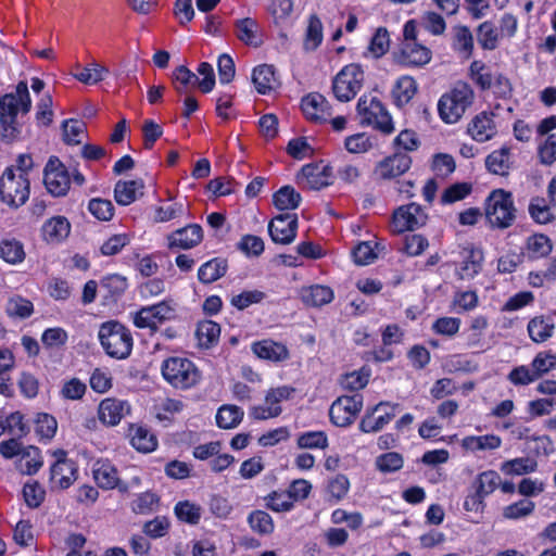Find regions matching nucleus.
I'll list each match as a JSON object with an SVG mask.
<instances>
[{
	"label": "nucleus",
	"mask_w": 556,
	"mask_h": 556,
	"mask_svg": "<svg viewBox=\"0 0 556 556\" xmlns=\"http://www.w3.org/2000/svg\"><path fill=\"white\" fill-rule=\"evenodd\" d=\"M31 100L26 81H20L15 92L7 93L0 98V125L1 136L7 140H14L21 132V126L16 121L21 111L26 114L30 111Z\"/></svg>",
	"instance_id": "obj_1"
},
{
	"label": "nucleus",
	"mask_w": 556,
	"mask_h": 556,
	"mask_svg": "<svg viewBox=\"0 0 556 556\" xmlns=\"http://www.w3.org/2000/svg\"><path fill=\"white\" fill-rule=\"evenodd\" d=\"M475 100L471 86L465 81H457L454 87L443 93L438 102V112L446 124L457 123Z\"/></svg>",
	"instance_id": "obj_2"
},
{
	"label": "nucleus",
	"mask_w": 556,
	"mask_h": 556,
	"mask_svg": "<svg viewBox=\"0 0 556 556\" xmlns=\"http://www.w3.org/2000/svg\"><path fill=\"white\" fill-rule=\"evenodd\" d=\"M99 340L106 354L117 359L127 358L132 350L130 331L121 323L110 320L99 329Z\"/></svg>",
	"instance_id": "obj_3"
},
{
	"label": "nucleus",
	"mask_w": 556,
	"mask_h": 556,
	"mask_svg": "<svg viewBox=\"0 0 556 556\" xmlns=\"http://www.w3.org/2000/svg\"><path fill=\"white\" fill-rule=\"evenodd\" d=\"M516 207L510 192L503 189L490 193L485 202V217L493 228L506 229L516 219Z\"/></svg>",
	"instance_id": "obj_4"
},
{
	"label": "nucleus",
	"mask_w": 556,
	"mask_h": 556,
	"mask_svg": "<svg viewBox=\"0 0 556 556\" xmlns=\"http://www.w3.org/2000/svg\"><path fill=\"white\" fill-rule=\"evenodd\" d=\"M164 379L176 389H189L195 386L201 376L195 365L182 357H169L162 364Z\"/></svg>",
	"instance_id": "obj_5"
},
{
	"label": "nucleus",
	"mask_w": 556,
	"mask_h": 556,
	"mask_svg": "<svg viewBox=\"0 0 556 556\" xmlns=\"http://www.w3.org/2000/svg\"><path fill=\"white\" fill-rule=\"evenodd\" d=\"M356 110L362 125L371 126L387 135L394 130L390 114L376 97H361Z\"/></svg>",
	"instance_id": "obj_6"
},
{
	"label": "nucleus",
	"mask_w": 556,
	"mask_h": 556,
	"mask_svg": "<svg viewBox=\"0 0 556 556\" xmlns=\"http://www.w3.org/2000/svg\"><path fill=\"white\" fill-rule=\"evenodd\" d=\"M30 182L23 174L14 175L13 169H5L0 178V200L12 208L24 205L29 198Z\"/></svg>",
	"instance_id": "obj_7"
},
{
	"label": "nucleus",
	"mask_w": 556,
	"mask_h": 556,
	"mask_svg": "<svg viewBox=\"0 0 556 556\" xmlns=\"http://www.w3.org/2000/svg\"><path fill=\"white\" fill-rule=\"evenodd\" d=\"M364 84V71L358 64L345 65L333 78L332 91L341 102H349L355 98Z\"/></svg>",
	"instance_id": "obj_8"
},
{
	"label": "nucleus",
	"mask_w": 556,
	"mask_h": 556,
	"mask_svg": "<svg viewBox=\"0 0 556 556\" xmlns=\"http://www.w3.org/2000/svg\"><path fill=\"white\" fill-rule=\"evenodd\" d=\"M500 482L501 477L495 470H486L479 473L471 483L472 493L467 495L464 508L467 511H482L484 498L500 486Z\"/></svg>",
	"instance_id": "obj_9"
},
{
	"label": "nucleus",
	"mask_w": 556,
	"mask_h": 556,
	"mask_svg": "<svg viewBox=\"0 0 556 556\" xmlns=\"http://www.w3.org/2000/svg\"><path fill=\"white\" fill-rule=\"evenodd\" d=\"M294 393L295 389L290 386H280L269 389L265 395V403L263 405L252 406L250 416L256 420L278 417L282 413L280 403L290 400Z\"/></svg>",
	"instance_id": "obj_10"
},
{
	"label": "nucleus",
	"mask_w": 556,
	"mask_h": 556,
	"mask_svg": "<svg viewBox=\"0 0 556 556\" xmlns=\"http://www.w3.org/2000/svg\"><path fill=\"white\" fill-rule=\"evenodd\" d=\"M362 407L363 396L361 394L340 396L330 406V420L338 427H348L356 419Z\"/></svg>",
	"instance_id": "obj_11"
},
{
	"label": "nucleus",
	"mask_w": 556,
	"mask_h": 556,
	"mask_svg": "<svg viewBox=\"0 0 556 556\" xmlns=\"http://www.w3.org/2000/svg\"><path fill=\"white\" fill-rule=\"evenodd\" d=\"M43 182L48 192L53 197H63L70 190V174L58 157L49 159L43 170Z\"/></svg>",
	"instance_id": "obj_12"
},
{
	"label": "nucleus",
	"mask_w": 556,
	"mask_h": 556,
	"mask_svg": "<svg viewBox=\"0 0 556 556\" xmlns=\"http://www.w3.org/2000/svg\"><path fill=\"white\" fill-rule=\"evenodd\" d=\"M432 52L429 48L417 41H402L397 51L393 52V60L404 67H420L431 61Z\"/></svg>",
	"instance_id": "obj_13"
},
{
	"label": "nucleus",
	"mask_w": 556,
	"mask_h": 556,
	"mask_svg": "<svg viewBox=\"0 0 556 556\" xmlns=\"http://www.w3.org/2000/svg\"><path fill=\"white\" fill-rule=\"evenodd\" d=\"M412 166V157L406 153H394L379 161L372 170L377 181L395 179L405 174Z\"/></svg>",
	"instance_id": "obj_14"
},
{
	"label": "nucleus",
	"mask_w": 556,
	"mask_h": 556,
	"mask_svg": "<svg viewBox=\"0 0 556 556\" xmlns=\"http://www.w3.org/2000/svg\"><path fill=\"white\" fill-rule=\"evenodd\" d=\"M427 219L428 216L419 204L409 203L394 211L392 228L394 232L399 233L406 230H414L415 228L424 226Z\"/></svg>",
	"instance_id": "obj_15"
},
{
	"label": "nucleus",
	"mask_w": 556,
	"mask_h": 556,
	"mask_svg": "<svg viewBox=\"0 0 556 556\" xmlns=\"http://www.w3.org/2000/svg\"><path fill=\"white\" fill-rule=\"evenodd\" d=\"M174 316V308L166 302L142 307L134 317L138 328L156 329L157 326Z\"/></svg>",
	"instance_id": "obj_16"
},
{
	"label": "nucleus",
	"mask_w": 556,
	"mask_h": 556,
	"mask_svg": "<svg viewBox=\"0 0 556 556\" xmlns=\"http://www.w3.org/2000/svg\"><path fill=\"white\" fill-rule=\"evenodd\" d=\"M298 217L295 214L283 213L268 225V232L271 240L280 244H290L296 237Z\"/></svg>",
	"instance_id": "obj_17"
},
{
	"label": "nucleus",
	"mask_w": 556,
	"mask_h": 556,
	"mask_svg": "<svg viewBox=\"0 0 556 556\" xmlns=\"http://www.w3.org/2000/svg\"><path fill=\"white\" fill-rule=\"evenodd\" d=\"M302 184L311 190H319L331 184L332 168L328 165L308 164L302 167Z\"/></svg>",
	"instance_id": "obj_18"
},
{
	"label": "nucleus",
	"mask_w": 556,
	"mask_h": 556,
	"mask_svg": "<svg viewBox=\"0 0 556 556\" xmlns=\"http://www.w3.org/2000/svg\"><path fill=\"white\" fill-rule=\"evenodd\" d=\"M93 477L98 485L105 490L118 489L122 493L129 491V484L118 478L117 469L110 463H98L93 469Z\"/></svg>",
	"instance_id": "obj_19"
},
{
	"label": "nucleus",
	"mask_w": 556,
	"mask_h": 556,
	"mask_svg": "<svg viewBox=\"0 0 556 556\" xmlns=\"http://www.w3.org/2000/svg\"><path fill=\"white\" fill-rule=\"evenodd\" d=\"M251 349L258 358L273 363H281L290 357L289 350L283 343L270 339L254 342Z\"/></svg>",
	"instance_id": "obj_20"
},
{
	"label": "nucleus",
	"mask_w": 556,
	"mask_h": 556,
	"mask_svg": "<svg viewBox=\"0 0 556 556\" xmlns=\"http://www.w3.org/2000/svg\"><path fill=\"white\" fill-rule=\"evenodd\" d=\"M99 419L108 426H116L123 417L130 413L128 402L117 399H105L99 405Z\"/></svg>",
	"instance_id": "obj_21"
},
{
	"label": "nucleus",
	"mask_w": 556,
	"mask_h": 556,
	"mask_svg": "<svg viewBox=\"0 0 556 556\" xmlns=\"http://www.w3.org/2000/svg\"><path fill=\"white\" fill-rule=\"evenodd\" d=\"M301 108L305 117L316 123L326 122L331 115L326 98L319 93L304 97Z\"/></svg>",
	"instance_id": "obj_22"
},
{
	"label": "nucleus",
	"mask_w": 556,
	"mask_h": 556,
	"mask_svg": "<svg viewBox=\"0 0 556 556\" xmlns=\"http://www.w3.org/2000/svg\"><path fill=\"white\" fill-rule=\"evenodd\" d=\"M202 239V227L198 224H191L172 232L168 236V245L169 248L188 250L198 245Z\"/></svg>",
	"instance_id": "obj_23"
},
{
	"label": "nucleus",
	"mask_w": 556,
	"mask_h": 556,
	"mask_svg": "<svg viewBox=\"0 0 556 556\" xmlns=\"http://www.w3.org/2000/svg\"><path fill=\"white\" fill-rule=\"evenodd\" d=\"M462 263L456 274L462 280L472 279L482 268L483 253L473 247L464 248L462 251Z\"/></svg>",
	"instance_id": "obj_24"
},
{
	"label": "nucleus",
	"mask_w": 556,
	"mask_h": 556,
	"mask_svg": "<svg viewBox=\"0 0 556 556\" xmlns=\"http://www.w3.org/2000/svg\"><path fill=\"white\" fill-rule=\"evenodd\" d=\"M494 114L481 112L471 121L468 126V132L473 140L485 142L496 135V126L494 123Z\"/></svg>",
	"instance_id": "obj_25"
},
{
	"label": "nucleus",
	"mask_w": 556,
	"mask_h": 556,
	"mask_svg": "<svg viewBox=\"0 0 556 556\" xmlns=\"http://www.w3.org/2000/svg\"><path fill=\"white\" fill-rule=\"evenodd\" d=\"M144 181L142 179L118 180L114 187V199L119 205H129L138 197L143 195Z\"/></svg>",
	"instance_id": "obj_26"
},
{
	"label": "nucleus",
	"mask_w": 556,
	"mask_h": 556,
	"mask_svg": "<svg viewBox=\"0 0 556 556\" xmlns=\"http://www.w3.org/2000/svg\"><path fill=\"white\" fill-rule=\"evenodd\" d=\"M388 405H390L388 402H380L370 409H368L359 422L361 431L365 433H371L378 432L381 429H383V427L394 418L395 414L393 412H390L384 413L383 415H380L378 417H376L375 414L379 412L383 406Z\"/></svg>",
	"instance_id": "obj_27"
},
{
	"label": "nucleus",
	"mask_w": 556,
	"mask_h": 556,
	"mask_svg": "<svg viewBox=\"0 0 556 556\" xmlns=\"http://www.w3.org/2000/svg\"><path fill=\"white\" fill-rule=\"evenodd\" d=\"M71 231V224L64 216H54L48 219L41 228L42 238L47 242H61Z\"/></svg>",
	"instance_id": "obj_28"
},
{
	"label": "nucleus",
	"mask_w": 556,
	"mask_h": 556,
	"mask_svg": "<svg viewBox=\"0 0 556 556\" xmlns=\"http://www.w3.org/2000/svg\"><path fill=\"white\" fill-rule=\"evenodd\" d=\"M301 300L308 306L319 307L333 300V291L331 288L323 285L305 287L301 290Z\"/></svg>",
	"instance_id": "obj_29"
},
{
	"label": "nucleus",
	"mask_w": 556,
	"mask_h": 556,
	"mask_svg": "<svg viewBox=\"0 0 556 556\" xmlns=\"http://www.w3.org/2000/svg\"><path fill=\"white\" fill-rule=\"evenodd\" d=\"M77 467L73 460L55 462L51 467V480L61 489H67L76 480Z\"/></svg>",
	"instance_id": "obj_30"
},
{
	"label": "nucleus",
	"mask_w": 556,
	"mask_h": 556,
	"mask_svg": "<svg viewBox=\"0 0 556 556\" xmlns=\"http://www.w3.org/2000/svg\"><path fill=\"white\" fill-rule=\"evenodd\" d=\"M417 89V83L412 76L400 77L392 89L395 104L400 108L406 105L414 98Z\"/></svg>",
	"instance_id": "obj_31"
},
{
	"label": "nucleus",
	"mask_w": 556,
	"mask_h": 556,
	"mask_svg": "<svg viewBox=\"0 0 556 556\" xmlns=\"http://www.w3.org/2000/svg\"><path fill=\"white\" fill-rule=\"evenodd\" d=\"M228 269L225 258L215 257L204 263L198 271V278L202 283L208 285L222 278Z\"/></svg>",
	"instance_id": "obj_32"
},
{
	"label": "nucleus",
	"mask_w": 556,
	"mask_h": 556,
	"mask_svg": "<svg viewBox=\"0 0 556 556\" xmlns=\"http://www.w3.org/2000/svg\"><path fill=\"white\" fill-rule=\"evenodd\" d=\"M129 435L131 445L139 452L150 453L157 446L156 437L150 430L141 426H132Z\"/></svg>",
	"instance_id": "obj_33"
},
{
	"label": "nucleus",
	"mask_w": 556,
	"mask_h": 556,
	"mask_svg": "<svg viewBox=\"0 0 556 556\" xmlns=\"http://www.w3.org/2000/svg\"><path fill=\"white\" fill-rule=\"evenodd\" d=\"M502 440L495 434L468 435L462 440V446L466 451H493L501 446Z\"/></svg>",
	"instance_id": "obj_34"
},
{
	"label": "nucleus",
	"mask_w": 556,
	"mask_h": 556,
	"mask_svg": "<svg viewBox=\"0 0 556 556\" xmlns=\"http://www.w3.org/2000/svg\"><path fill=\"white\" fill-rule=\"evenodd\" d=\"M252 81L260 93L265 94L271 91L277 85L274 67L267 64L255 67Z\"/></svg>",
	"instance_id": "obj_35"
},
{
	"label": "nucleus",
	"mask_w": 556,
	"mask_h": 556,
	"mask_svg": "<svg viewBox=\"0 0 556 556\" xmlns=\"http://www.w3.org/2000/svg\"><path fill=\"white\" fill-rule=\"evenodd\" d=\"M485 166L492 174L505 176L510 168V150L502 147L490 153L485 159Z\"/></svg>",
	"instance_id": "obj_36"
},
{
	"label": "nucleus",
	"mask_w": 556,
	"mask_h": 556,
	"mask_svg": "<svg viewBox=\"0 0 556 556\" xmlns=\"http://www.w3.org/2000/svg\"><path fill=\"white\" fill-rule=\"evenodd\" d=\"M172 79L174 88L179 94L189 96V90L199 86V77L185 65L175 68Z\"/></svg>",
	"instance_id": "obj_37"
},
{
	"label": "nucleus",
	"mask_w": 556,
	"mask_h": 556,
	"mask_svg": "<svg viewBox=\"0 0 556 556\" xmlns=\"http://www.w3.org/2000/svg\"><path fill=\"white\" fill-rule=\"evenodd\" d=\"M24 245L16 239H3L0 241V257L9 264H20L25 260Z\"/></svg>",
	"instance_id": "obj_38"
},
{
	"label": "nucleus",
	"mask_w": 556,
	"mask_h": 556,
	"mask_svg": "<svg viewBox=\"0 0 556 556\" xmlns=\"http://www.w3.org/2000/svg\"><path fill=\"white\" fill-rule=\"evenodd\" d=\"M243 415L244 413L239 406L226 404L218 408L216 424L219 428L232 429L241 422Z\"/></svg>",
	"instance_id": "obj_39"
},
{
	"label": "nucleus",
	"mask_w": 556,
	"mask_h": 556,
	"mask_svg": "<svg viewBox=\"0 0 556 556\" xmlns=\"http://www.w3.org/2000/svg\"><path fill=\"white\" fill-rule=\"evenodd\" d=\"M195 336L202 348H211L218 342L220 326L213 320H203L198 324Z\"/></svg>",
	"instance_id": "obj_40"
},
{
	"label": "nucleus",
	"mask_w": 556,
	"mask_h": 556,
	"mask_svg": "<svg viewBox=\"0 0 556 556\" xmlns=\"http://www.w3.org/2000/svg\"><path fill=\"white\" fill-rule=\"evenodd\" d=\"M302 198L291 186H283L273 195L274 205L280 211L294 210L300 205Z\"/></svg>",
	"instance_id": "obj_41"
},
{
	"label": "nucleus",
	"mask_w": 556,
	"mask_h": 556,
	"mask_svg": "<svg viewBox=\"0 0 556 556\" xmlns=\"http://www.w3.org/2000/svg\"><path fill=\"white\" fill-rule=\"evenodd\" d=\"M453 48L466 59L471 56L473 50V37L468 27L456 26L453 28Z\"/></svg>",
	"instance_id": "obj_42"
},
{
	"label": "nucleus",
	"mask_w": 556,
	"mask_h": 556,
	"mask_svg": "<svg viewBox=\"0 0 556 556\" xmlns=\"http://www.w3.org/2000/svg\"><path fill=\"white\" fill-rule=\"evenodd\" d=\"M554 327L551 318L535 317L529 321L528 332L534 342L542 343L552 337Z\"/></svg>",
	"instance_id": "obj_43"
},
{
	"label": "nucleus",
	"mask_w": 556,
	"mask_h": 556,
	"mask_svg": "<svg viewBox=\"0 0 556 556\" xmlns=\"http://www.w3.org/2000/svg\"><path fill=\"white\" fill-rule=\"evenodd\" d=\"M323 41V23L317 15H311L305 33L304 48L307 51L316 50Z\"/></svg>",
	"instance_id": "obj_44"
},
{
	"label": "nucleus",
	"mask_w": 556,
	"mask_h": 556,
	"mask_svg": "<svg viewBox=\"0 0 556 556\" xmlns=\"http://www.w3.org/2000/svg\"><path fill=\"white\" fill-rule=\"evenodd\" d=\"M488 327L489 320L485 316L478 315L472 317L467 333V345L469 348H481L483 333Z\"/></svg>",
	"instance_id": "obj_45"
},
{
	"label": "nucleus",
	"mask_w": 556,
	"mask_h": 556,
	"mask_svg": "<svg viewBox=\"0 0 556 556\" xmlns=\"http://www.w3.org/2000/svg\"><path fill=\"white\" fill-rule=\"evenodd\" d=\"M469 75L473 83L481 89L488 90L492 87L494 74H492L482 61H473L469 67Z\"/></svg>",
	"instance_id": "obj_46"
},
{
	"label": "nucleus",
	"mask_w": 556,
	"mask_h": 556,
	"mask_svg": "<svg viewBox=\"0 0 556 556\" xmlns=\"http://www.w3.org/2000/svg\"><path fill=\"white\" fill-rule=\"evenodd\" d=\"M527 249L530 257L541 258L547 256L552 252L553 245L547 236L539 233L528 238Z\"/></svg>",
	"instance_id": "obj_47"
},
{
	"label": "nucleus",
	"mask_w": 556,
	"mask_h": 556,
	"mask_svg": "<svg viewBox=\"0 0 556 556\" xmlns=\"http://www.w3.org/2000/svg\"><path fill=\"white\" fill-rule=\"evenodd\" d=\"M251 529L261 534H270L274 531V521L270 515L264 510H254L248 517Z\"/></svg>",
	"instance_id": "obj_48"
},
{
	"label": "nucleus",
	"mask_w": 556,
	"mask_h": 556,
	"mask_svg": "<svg viewBox=\"0 0 556 556\" xmlns=\"http://www.w3.org/2000/svg\"><path fill=\"white\" fill-rule=\"evenodd\" d=\"M22 471L26 475L36 473L42 466V458L39 448L28 446L24 450L21 458Z\"/></svg>",
	"instance_id": "obj_49"
},
{
	"label": "nucleus",
	"mask_w": 556,
	"mask_h": 556,
	"mask_svg": "<svg viewBox=\"0 0 556 556\" xmlns=\"http://www.w3.org/2000/svg\"><path fill=\"white\" fill-rule=\"evenodd\" d=\"M63 139L67 144H79L85 134L86 125L78 119H67L62 124Z\"/></svg>",
	"instance_id": "obj_50"
},
{
	"label": "nucleus",
	"mask_w": 556,
	"mask_h": 556,
	"mask_svg": "<svg viewBox=\"0 0 556 556\" xmlns=\"http://www.w3.org/2000/svg\"><path fill=\"white\" fill-rule=\"evenodd\" d=\"M368 380L369 370L362 368L361 370L344 375L340 380V384L345 390L358 391L367 386Z\"/></svg>",
	"instance_id": "obj_51"
},
{
	"label": "nucleus",
	"mask_w": 556,
	"mask_h": 556,
	"mask_svg": "<svg viewBox=\"0 0 556 556\" xmlns=\"http://www.w3.org/2000/svg\"><path fill=\"white\" fill-rule=\"evenodd\" d=\"M390 47V37L387 28L379 27L374 34L368 50L374 58H381L384 55Z\"/></svg>",
	"instance_id": "obj_52"
},
{
	"label": "nucleus",
	"mask_w": 556,
	"mask_h": 556,
	"mask_svg": "<svg viewBox=\"0 0 556 556\" xmlns=\"http://www.w3.org/2000/svg\"><path fill=\"white\" fill-rule=\"evenodd\" d=\"M175 515L181 521L197 525L201 518V508L188 501L178 502L175 506Z\"/></svg>",
	"instance_id": "obj_53"
},
{
	"label": "nucleus",
	"mask_w": 556,
	"mask_h": 556,
	"mask_svg": "<svg viewBox=\"0 0 556 556\" xmlns=\"http://www.w3.org/2000/svg\"><path fill=\"white\" fill-rule=\"evenodd\" d=\"M108 72L106 67L98 63H91L77 73L75 77L84 84L93 85L103 80Z\"/></svg>",
	"instance_id": "obj_54"
},
{
	"label": "nucleus",
	"mask_w": 556,
	"mask_h": 556,
	"mask_svg": "<svg viewBox=\"0 0 556 556\" xmlns=\"http://www.w3.org/2000/svg\"><path fill=\"white\" fill-rule=\"evenodd\" d=\"M298 446L300 448H326L328 446V438L324 431L304 432L298 438Z\"/></svg>",
	"instance_id": "obj_55"
},
{
	"label": "nucleus",
	"mask_w": 556,
	"mask_h": 556,
	"mask_svg": "<svg viewBox=\"0 0 556 556\" xmlns=\"http://www.w3.org/2000/svg\"><path fill=\"white\" fill-rule=\"evenodd\" d=\"M5 311L10 316L27 318L33 314L34 306L29 300L22 296H13L8 301Z\"/></svg>",
	"instance_id": "obj_56"
},
{
	"label": "nucleus",
	"mask_w": 556,
	"mask_h": 556,
	"mask_svg": "<svg viewBox=\"0 0 556 556\" xmlns=\"http://www.w3.org/2000/svg\"><path fill=\"white\" fill-rule=\"evenodd\" d=\"M535 504L527 498L520 500L506 506L503 509V516L506 519H519L531 515L534 510Z\"/></svg>",
	"instance_id": "obj_57"
},
{
	"label": "nucleus",
	"mask_w": 556,
	"mask_h": 556,
	"mask_svg": "<svg viewBox=\"0 0 556 556\" xmlns=\"http://www.w3.org/2000/svg\"><path fill=\"white\" fill-rule=\"evenodd\" d=\"M538 157L541 164L549 166L556 162V134L548 135L538 147Z\"/></svg>",
	"instance_id": "obj_58"
},
{
	"label": "nucleus",
	"mask_w": 556,
	"mask_h": 556,
	"mask_svg": "<svg viewBox=\"0 0 556 556\" xmlns=\"http://www.w3.org/2000/svg\"><path fill=\"white\" fill-rule=\"evenodd\" d=\"M556 368V355L552 353L541 352L536 354L531 363V369L533 370L536 379L547 374L552 369Z\"/></svg>",
	"instance_id": "obj_59"
},
{
	"label": "nucleus",
	"mask_w": 556,
	"mask_h": 556,
	"mask_svg": "<svg viewBox=\"0 0 556 556\" xmlns=\"http://www.w3.org/2000/svg\"><path fill=\"white\" fill-rule=\"evenodd\" d=\"M257 24L252 18H243L237 22V36L238 38L253 46H258L260 41L256 40Z\"/></svg>",
	"instance_id": "obj_60"
},
{
	"label": "nucleus",
	"mask_w": 556,
	"mask_h": 556,
	"mask_svg": "<svg viewBox=\"0 0 556 556\" xmlns=\"http://www.w3.org/2000/svg\"><path fill=\"white\" fill-rule=\"evenodd\" d=\"M169 526L170 523L166 517L156 516L154 519L144 522L142 531L151 539H159L167 534Z\"/></svg>",
	"instance_id": "obj_61"
},
{
	"label": "nucleus",
	"mask_w": 556,
	"mask_h": 556,
	"mask_svg": "<svg viewBox=\"0 0 556 556\" xmlns=\"http://www.w3.org/2000/svg\"><path fill=\"white\" fill-rule=\"evenodd\" d=\"M497 39V31L491 22H484L478 27V42L483 49H495Z\"/></svg>",
	"instance_id": "obj_62"
},
{
	"label": "nucleus",
	"mask_w": 556,
	"mask_h": 556,
	"mask_svg": "<svg viewBox=\"0 0 556 556\" xmlns=\"http://www.w3.org/2000/svg\"><path fill=\"white\" fill-rule=\"evenodd\" d=\"M56 429L58 422L53 416L46 413L38 414L35 431L41 439H52Z\"/></svg>",
	"instance_id": "obj_63"
},
{
	"label": "nucleus",
	"mask_w": 556,
	"mask_h": 556,
	"mask_svg": "<svg viewBox=\"0 0 556 556\" xmlns=\"http://www.w3.org/2000/svg\"><path fill=\"white\" fill-rule=\"evenodd\" d=\"M502 471L506 475H525L534 471L535 463L530 458H515L502 465Z\"/></svg>",
	"instance_id": "obj_64"
}]
</instances>
